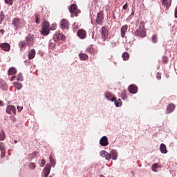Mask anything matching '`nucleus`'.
<instances>
[{
    "instance_id": "obj_1",
    "label": "nucleus",
    "mask_w": 177,
    "mask_h": 177,
    "mask_svg": "<svg viewBox=\"0 0 177 177\" xmlns=\"http://www.w3.org/2000/svg\"><path fill=\"white\" fill-rule=\"evenodd\" d=\"M12 26L15 28V30H20L26 26V21L24 19L15 17L12 19Z\"/></svg>"
},
{
    "instance_id": "obj_2",
    "label": "nucleus",
    "mask_w": 177,
    "mask_h": 177,
    "mask_svg": "<svg viewBox=\"0 0 177 177\" xmlns=\"http://www.w3.org/2000/svg\"><path fill=\"white\" fill-rule=\"evenodd\" d=\"M135 35L137 37H140L141 38H145V37H146L147 32L145 22L141 21L140 23V26L138 28V30L135 32Z\"/></svg>"
},
{
    "instance_id": "obj_3",
    "label": "nucleus",
    "mask_w": 177,
    "mask_h": 177,
    "mask_svg": "<svg viewBox=\"0 0 177 177\" xmlns=\"http://www.w3.org/2000/svg\"><path fill=\"white\" fill-rule=\"evenodd\" d=\"M68 10L71 17H74L75 16L77 17L78 14L81 13V10L78 9V6L76 4H71L68 8Z\"/></svg>"
},
{
    "instance_id": "obj_4",
    "label": "nucleus",
    "mask_w": 177,
    "mask_h": 177,
    "mask_svg": "<svg viewBox=\"0 0 177 177\" xmlns=\"http://www.w3.org/2000/svg\"><path fill=\"white\" fill-rule=\"evenodd\" d=\"M50 25H49V22L45 21L41 28V34L45 36L48 35L50 30Z\"/></svg>"
},
{
    "instance_id": "obj_5",
    "label": "nucleus",
    "mask_w": 177,
    "mask_h": 177,
    "mask_svg": "<svg viewBox=\"0 0 177 177\" xmlns=\"http://www.w3.org/2000/svg\"><path fill=\"white\" fill-rule=\"evenodd\" d=\"M101 39L102 42H106V40L109 39V30L104 26L101 28Z\"/></svg>"
},
{
    "instance_id": "obj_6",
    "label": "nucleus",
    "mask_w": 177,
    "mask_h": 177,
    "mask_svg": "<svg viewBox=\"0 0 177 177\" xmlns=\"http://www.w3.org/2000/svg\"><path fill=\"white\" fill-rule=\"evenodd\" d=\"M103 21H104V12L101 10L97 14L95 22L97 24H103Z\"/></svg>"
},
{
    "instance_id": "obj_7",
    "label": "nucleus",
    "mask_w": 177,
    "mask_h": 177,
    "mask_svg": "<svg viewBox=\"0 0 177 177\" xmlns=\"http://www.w3.org/2000/svg\"><path fill=\"white\" fill-rule=\"evenodd\" d=\"M62 30H68L70 28V21L66 19H63L59 23Z\"/></svg>"
},
{
    "instance_id": "obj_8",
    "label": "nucleus",
    "mask_w": 177,
    "mask_h": 177,
    "mask_svg": "<svg viewBox=\"0 0 177 177\" xmlns=\"http://www.w3.org/2000/svg\"><path fill=\"white\" fill-rule=\"evenodd\" d=\"M26 44L28 46H32L34 45V42H35V38L32 35H28L26 37Z\"/></svg>"
},
{
    "instance_id": "obj_9",
    "label": "nucleus",
    "mask_w": 177,
    "mask_h": 177,
    "mask_svg": "<svg viewBox=\"0 0 177 177\" xmlns=\"http://www.w3.org/2000/svg\"><path fill=\"white\" fill-rule=\"evenodd\" d=\"M54 40L55 42H57V41H66V36L62 35V33L57 32L54 35Z\"/></svg>"
},
{
    "instance_id": "obj_10",
    "label": "nucleus",
    "mask_w": 177,
    "mask_h": 177,
    "mask_svg": "<svg viewBox=\"0 0 177 177\" xmlns=\"http://www.w3.org/2000/svg\"><path fill=\"white\" fill-rule=\"evenodd\" d=\"M77 36L81 38V39H85L86 38V31L84 29H80L77 31Z\"/></svg>"
},
{
    "instance_id": "obj_11",
    "label": "nucleus",
    "mask_w": 177,
    "mask_h": 177,
    "mask_svg": "<svg viewBox=\"0 0 177 177\" xmlns=\"http://www.w3.org/2000/svg\"><path fill=\"white\" fill-rule=\"evenodd\" d=\"M100 156H102V157H104V158L106 160H107V161H110V160H111V153H109V152L106 151H102L100 153Z\"/></svg>"
},
{
    "instance_id": "obj_12",
    "label": "nucleus",
    "mask_w": 177,
    "mask_h": 177,
    "mask_svg": "<svg viewBox=\"0 0 177 177\" xmlns=\"http://www.w3.org/2000/svg\"><path fill=\"white\" fill-rule=\"evenodd\" d=\"M0 48L5 52H9L10 50V44L8 43H2L0 45Z\"/></svg>"
},
{
    "instance_id": "obj_13",
    "label": "nucleus",
    "mask_w": 177,
    "mask_h": 177,
    "mask_svg": "<svg viewBox=\"0 0 177 177\" xmlns=\"http://www.w3.org/2000/svg\"><path fill=\"white\" fill-rule=\"evenodd\" d=\"M0 151L1 153V157L3 158L6 154V149L5 148V144L0 142Z\"/></svg>"
},
{
    "instance_id": "obj_14",
    "label": "nucleus",
    "mask_w": 177,
    "mask_h": 177,
    "mask_svg": "<svg viewBox=\"0 0 177 177\" xmlns=\"http://www.w3.org/2000/svg\"><path fill=\"white\" fill-rule=\"evenodd\" d=\"M128 31V25H124L122 26L120 29V34L122 38H125V34H127V32Z\"/></svg>"
},
{
    "instance_id": "obj_15",
    "label": "nucleus",
    "mask_w": 177,
    "mask_h": 177,
    "mask_svg": "<svg viewBox=\"0 0 177 177\" xmlns=\"http://www.w3.org/2000/svg\"><path fill=\"white\" fill-rule=\"evenodd\" d=\"M12 113H14V114H16V108L15 107V106L13 105L8 106L6 109V113H8V114H12Z\"/></svg>"
},
{
    "instance_id": "obj_16",
    "label": "nucleus",
    "mask_w": 177,
    "mask_h": 177,
    "mask_svg": "<svg viewBox=\"0 0 177 177\" xmlns=\"http://www.w3.org/2000/svg\"><path fill=\"white\" fill-rule=\"evenodd\" d=\"M175 104H169L166 109V114H170V113H172L175 110Z\"/></svg>"
},
{
    "instance_id": "obj_17",
    "label": "nucleus",
    "mask_w": 177,
    "mask_h": 177,
    "mask_svg": "<svg viewBox=\"0 0 177 177\" xmlns=\"http://www.w3.org/2000/svg\"><path fill=\"white\" fill-rule=\"evenodd\" d=\"M43 172L44 175V177L49 176V174H50V166L46 165L43 169Z\"/></svg>"
},
{
    "instance_id": "obj_18",
    "label": "nucleus",
    "mask_w": 177,
    "mask_h": 177,
    "mask_svg": "<svg viewBox=\"0 0 177 177\" xmlns=\"http://www.w3.org/2000/svg\"><path fill=\"white\" fill-rule=\"evenodd\" d=\"M129 91L130 93L135 94L138 92V87L135 84H131L129 86Z\"/></svg>"
},
{
    "instance_id": "obj_19",
    "label": "nucleus",
    "mask_w": 177,
    "mask_h": 177,
    "mask_svg": "<svg viewBox=\"0 0 177 177\" xmlns=\"http://www.w3.org/2000/svg\"><path fill=\"white\" fill-rule=\"evenodd\" d=\"M100 144L101 145V146H108L109 140L107 139V137H102L100 140Z\"/></svg>"
},
{
    "instance_id": "obj_20",
    "label": "nucleus",
    "mask_w": 177,
    "mask_h": 177,
    "mask_svg": "<svg viewBox=\"0 0 177 177\" xmlns=\"http://www.w3.org/2000/svg\"><path fill=\"white\" fill-rule=\"evenodd\" d=\"M104 95L105 97L108 99V100H111V102H114L115 100V97H114V95H113L111 93L106 92Z\"/></svg>"
},
{
    "instance_id": "obj_21",
    "label": "nucleus",
    "mask_w": 177,
    "mask_h": 177,
    "mask_svg": "<svg viewBox=\"0 0 177 177\" xmlns=\"http://www.w3.org/2000/svg\"><path fill=\"white\" fill-rule=\"evenodd\" d=\"M17 73V69L15 67H11L8 69V75H15Z\"/></svg>"
},
{
    "instance_id": "obj_22",
    "label": "nucleus",
    "mask_w": 177,
    "mask_h": 177,
    "mask_svg": "<svg viewBox=\"0 0 177 177\" xmlns=\"http://www.w3.org/2000/svg\"><path fill=\"white\" fill-rule=\"evenodd\" d=\"M110 154H111V158H112V160H117L118 155L117 154V151L115 150H111L110 151Z\"/></svg>"
},
{
    "instance_id": "obj_23",
    "label": "nucleus",
    "mask_w": 177,
    "mask_h": 177,
    "mask_svg": "<svg viewBox=\"0 0 177 177\" xmlns=\"http://www.w3.org/2000/svg\"><path fill=\"white\" fill-rule=\"evenodd\" d=\"M160 149V152L162 153V154H167V153H168V151H167V146L165 145V144H161Z\"/></svg>"
},
{
    "instance_id": "obj_24",
    "label": "nucleus",
    "mask_w": 177,
    "mask_h": 177,
    "mask_svg": "<svg viewBox=\"0 0 177 177\" xmlns=\"http://www.w3.org/2000/svg\"><path fill=\"white\" fill-rule=\"evenodd\" d=\"M34 57H35V50L32 49L28 53V59L32 60Z\"/></svg>"
},
{
    "instance_id": "obj_25",
    "label": "nucleus",
    "mask_w": 177,
    "mask_h": 177,
    "mask_svg": "<svg viewBox=\"0 0 177 177\" xmlns=\"http://www.w3.org/2000/svg\"><path fill=\"white\" fill-rule=\"evenodd\" d=\"M14 84V86H15V88L18 90V91H20V89L21 88H23V84H21V83H19L17 82H15L13 83Z\"/></svg>"
},
{
    "instance_id": "obj_26",
    "label": "nucleus",
    "mask_w": 177,
    "mask_h": 177,
    "mask_svg": "<svg viewBox=\"0 0 177 177\" xmlns=\"http://www.w3.org/2000/svg\"><path fill=\"white\" fill-rule=\"evenodd\" d=\"M122 57L123 60H124V61L129 60V53H128L127 52H124L122 54Z\"/></svg>"
},
{
    "instance_id": "obj_27",
    "label": "nucleus",
    "mask_w": 177,
    "mask_h": 177,
    "mask_svg": "<svg viewBox=\"0 0 177 177\" xmlns=\"http://www.w3.org/2000/svg\"><path fill=\"white\" fill-rule=\"evenodd\" d=\"M115 105L116 107H120L122 104V102L121 101V99L115 100H114Z\"/></svg>"
},
{
    "instance_id": "obj_28",
    "label": "nucleus",
    "mask_w": 177,
    "mask_h": 177,
    "mask_svg": "<svg viewBox=\"0 0 177 177\" xmlns=\"http://www.w3.org/2000/svg\"><path fill=\"white\" fill-rule=\"evenodd\" d=\"M162 4L166 7V9H169L170 5L169 3L168 2V0H162Z\"/></svg>"
},
{
    "instance_id": "obj_29",
    "label": "nucleus",
    "mask_w": 177,
    "mask_h": 177,
    "mask_svg": "<svg viewBox=\"0 0 177 177\" xmlns=\"http://www.w3.org/2000/svg\"><path fill=\"white\" fill-rule=\"evenodd\" d=\"M79 56L81 60H87L88 59V55L85 53H80Z\"/></svg>"
},
{
    "instance_id": "obj_30",
    "label": "nucleus",
    "mask_w": 177,
    "mask_h": 177,
    "mask_svg": "<svg viewBox=\"0 0 177 177\" xmlns=\"http://www.w3.org/2000/svg\"><path fill=\"white\" fill-rule=\"evenodd\" d=\"M86 52H88V53H91V55H93V53H95V48H93L92 46H90L87 48Z\"/></svg>"
},
{
    "instance_id": "obj_31",
    "label": "nucleus",
    "mask_w": 177,
    "mask_h": 177,
    "mask_svg": "<svg viewBox=\"0 0 177 177\" xmlns=\"http://www.w3.org/2000/svg\"><path fill=\"white\" fill-rule=\"evenodd\" d=\"M6 139V135L5 134V131L3 130L0 133V140H5Z\"/></svg>"
},
{
    "instance_id": "obj_32",
    "label": "nucleus",
    "mask_w": 177,
    "mask_h": 177,
    "mask_svg": "<svg viewBox=\"0 0 177 177\" xmlns=\"http://www.w3.org/2000/svg\"><path fill=\"white\" fill-rule=\"evenodd\" d=\"M120 96L123 100H125V99H127V91L125 90H123L122 91Z\"/></svg>"
},
{
    "instance_id": "obj_33",
    "label": "nucleus",
    "mask_w": 177,
    "mask_h": 177,
    "mask_svg": "<svg viewBox=\"0 0 177 177\" xmlns=\"http://www.w3.org/2000/svg\"><path fill=\"white\" fill-rule=\"evenodd\" d=\"M151 41L153 44H156L158 41V38L157 37V35H153L151 37Z\"/></svg>"
},
{
    "instance_id": "obj_34",
    "label": "nucleus",
    "mask_w": 177,
    "mask_h": 177,
    "mask_svg": "<svg viewBox=\"0 0 177 177\" xmlns=\"http://www.w3.org/2000/svg\"><path fill=\"white\" fill-rule=\"evenodd\" d=\"M157 168H158V165L157 163H154L153 165H152V171H153L154 172H157Z\"/></svg>"
},
{
    "instance_id": "obj_35",
    "label": "nucleus",
    "mask_w": 177,
    "mask_h": 177,
    "mask_svg": "<svg viewBox=\"0 0 177 177\" xmlns=\"http://www.w3.org/2000/svg\"><path fill=\"white\" fill-rule=\"evenodd\" d=\"M3 19H5V15L3 12H0V24L1 21H3Z\"/></svg>"
},
{
    "instance_id": "obj_36",
    "label": "nucleus",
    "mask_w": 177,
    "mask_h": 177,
    "mask_svg": "<svg viewBox=\"0 0 177 177\" xmlns=\"http://www.w3.org/2000/svg\"><path fill=\"white\" fill-rule=\"evenodd\" d=\"M17 80V81H23V75L21 73L18 74Z\"/></svg>"
},
{
    "instance_id": "obj_37",
    "label": "nucleus",
    "mask_w": 177,
    "mask_h": 177,
    "mask_svg": "<svg viewBox=\"0 0 177 177\" xmlns=\"http://www.w3.org/2000/svg\"><path fill=\"white\" fill-rule=\"evenodd\" d=\"M26 44L24 41L19 42V46H20L21 49H23V48H26Z\"/></svg>"
},
{
    "instance_id": "obj_38",
    "label": "nucleus",
    "mask_w": 177,
    "mask_h": 177,
    "mask_svg": "<svg viewBox=\"0 0 177 177\" xmlns=\"http://www.w3.org/2000/svg\"><path fill=\"white\" fill-rule=\"evenodd\" d=\"M50 161L51 165H55V159L53 158L52 155L50 156Z\"/></svg>"
},
{
    "instance_id": "obj_39",
    "label": "nucleus",
    "mask_w": 177,
    "mask_h": 177,
    "mask_svg": "<svg viewBox=\"0 0 177 177\" xmlns=\"http://www.w3.org/2000/svg\"><path fill=\"white\" fill-rule=\"evenodd\" d=\"M37 166L35 165V163L32 162L29 165V168H30V169H35V167Z\"/></svg>"
},
{
    "instance_id": "obj_40",
    "label": "nucleus",
    "mask_w": 177,
    "mask_h": 177,
    "mask_svg": "<svg viewBox=\"0 0 177 177\" xmlns=\"http://www.w3.org/2000/svg\"><path fill=\"white\" fill-rule=\"evenodd\" d=\"M8 5H13V0H4Z\"/></svg>"
},
{
    "instance_id": "obj_41",
    "label": "nucleus",
    "mask_w": 177,
    "mask_h": 177,
    "mask_svg": "<svg viewBox=\"0 0 177 177\" xmlns=\"http://www.w3.org/2000/svg\"><path fill=\"white\" fill-rule=\"evenodd\" d=\"M162 62L163 63H165V64H167V63H168V57H162Z\"/></svg>"
},
{
    "instance_id": "obj_42",
    "label": "nucleus",
    "mask_w": 177,
    "mask_h": 177,
    "mask_svg": "<svg viewBox=\"0 0 177 177\" xmlns=\"http://www.w3.org/2000/svg\"><path fill=\"white\" fill-rule=\"evenodd\" d=\"M35 23L37 24H39V18L38 17V15H35Z\"/></svg>"
},
{
    "instance_id": "obj_43",
    "label": "nucleus",
    "mask_w": 177,
    "mask_h": 177,
    "mask_svg": "<svg viewBox=\"0 0 177 177\" xmlns=\"http://www.w3.org/2000/svg\"><path fill=\"white\" fill-rule=\"evenodd\" d=\"M56 28H57L56 24H53L51 25L50 30H56Z\"/></svg>"
},
{
    "instance_id": "obj_44",
    "label": "nucleus",
    "mask_w": 177,
    "mask_h": 177,
    "mask_svg": "<svg viewBox=\"0 0 177 177\" xmlns=\"http://www.w3.org/2000/svg\"><path fill=\"white\" fill-rule=\"evenodd\" d=\"M40 167H45V160L42 159L40 163Z\"/></svg>"
},
{
    "instance_id": "obj_45",
    "label": "nucleus",
    "mask_w": 177,
    "mask_h": 177,
    "mask_svg": "<svg viewBox=\"0 0 177 177\" xmlns=\"http://www.w3.org/2000/svg\"><path fill=\"white\" fill-rule=\"evenodd\" d=\"M10 120H11V121H13V122H16V121H17L16 117H15V116H11Z\"/></svg>"
},
{
    "instance_id": "obj_46",
    "label": "nucleus",
    "mask_w": 177,
    "mask_h": 177,
    "mask_svg": "<svg viewBox=\"0 0 177 177\" xmlns=\"http://www.w3.org/2000/svg\"><path fill=\"white\" fill-rule=\"evenodd\" d=\"M5 34V30L3 29L0 30V37H2Z\"/></svg>"
},
{
    "instance_id": "obj_47",
    "label": "nucleus",
    "mask_w": 177,
    "mask_h": 177,
    "mask_svg": "<svg viewBox=\"0 0 177 177\" xmlns=\"http://www.w3.org/2000/svg\"><path fill=\"white\" fill-rule=\"evenodd\" d=\"M157 80H161V73H158L156 75Z\"/></svg>"
},
{
    "instance_id": "obj_48",
    "label": "nucleus",
    "mask_w": 177,
    "mask_h": 177,
    "mask_svg": "<svg viewBox=\"0 0 177 177\" xmlns=\"http://www.w3.org/2000/svg\"><path fill=\"white\" fill-rule=\"evenodd\" d=\"M123 9H125V10L128 9V3H126L125 5L123 6Z\"/></svg>"
},
{
    "instance_id": "obj_49",
    "label": "nucleus",
    "mask_w": 177,
    "mask_h": 177,
    "mask_svg": "<svg viewBox=\"0 0 177 177\" xmlns=\"http://www.w3.org/2000/svg\"><path fill=\"white\" fill-rule=\"evenodd\" d=\"M17 110L19 112L21 111V110H23V106H17Z\"/></svg>"
},
{
    "instance_id": "obj_50",
    "label": "nucleus",
    "mask_w": 177,
    "mask_h": 177,
    "mask_svg": "<svg viewBox=\"0 0 177 177\" xmlns=\"http://www.w3.org/2000/svg\"><path fill=\"white\" fill-rule=\"evenodd\" d=\"M16 79V76H12L11 78H10V81H15V80Z\"/></svg>"
},
{
    "instance_id": "obj_51",
    "label": "nucleus",
    "mask_w": 177,
    "mask_h": 177,
    "mask_svg": "<svg viewBox=\"0 0 177 177\" xmlns=\"http://www.w3.org/2000/svg\"><path fill=\"white\" fill-rule=\"evenodd\" d=\"M2 106H3V102L0 101V107Z\"/></svg>"
},
{
    "instance_id": "obj_52",
    "label": "nucleus",
    "mask_w": 177,
    "mask_h": 177,
    "mask_svg": "<svg viewBox=\"0 0 177 177\" xmlns=\"http://www.w3.org/2000/svg\"><path fill=\"white\" fill-rule=\"evenodd\" d=\"M14 143H17V140H15L14 141Z\"/></svg>"
},
{
    "instance_id": "obj_53",
    "label": "nucleus",
    "mask_w": 177,
    "mask_h": 177,
    "mask_svg": "<svg viewBox=\"0 0 177 177\" xmlns=\"http://www.w3.org/2000/svg\"><path fill=\"white\" fill-rule=\"evenodd\" d=\"M100 177H104V176H100Z\"/></svg>"
}]
</instances>
